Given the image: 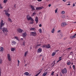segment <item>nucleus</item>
I'll return each instance as SVG.
<instances>
[{"instance_id": "8", "label": "nucleus", "mask_w": 76, "mask_h": 76, "mask_svg": "<svg viewBox=\"0 0 76 76\" xmlns=\"http://www.w3.org/2000/svg\"><path fill=\"white\" fill-rule=\"evenodd\" d=\"M67 25V24L66 23H62L61 24V26L62 27H64Z\"/></svg>"}, {"instance_id": "31", "label": "nucleus", "mask_w": 76, "mask_h": 76, "mask_svg": "<svg viewBox=\"0 0 76 76\" xmlns=\"http://www.w3.org/2000/svg\"><path fill=\"white\" fill-rule=\"evenodd\" d=\"M14 38L15 39H16L17 40H18V41H19V38H18V37H17V36H15V37H14Z\"/></svg>"}, {"instance_id": "4", "label": "nucleus", "mask_w": 76, "mask_h": 76, "mask_svg": "<svg viewBox=\"0 0 76 76\" xmlns=\"http://www.w3.org/2000/svg\"><path fill=\"white\" fill-rule=\"evenodd\" d=\"M2 31L4 33H5V32H8L7 28H3L2 29Z\"/></svg>"}, {"instance_id": "10", "label": "nucleus", "mask_w": 76, "mask_h": 76, "mask_svg": "<svg viewBox=\"0 0 76 76\" xmlns=\"http://www.w3.org/2000/svg\"><path fill=\"white\" fill-rule=\"evenodd\" d=\"M43 9V7H36V10H41V9Z\"/></svg>"}, {"instance_id": "28", "label": "nucleus", "mask_w": 76, "mask_h": 76, "mask_svg": "<svg viewBox=\"0 0 76 76\" xmlns=\"http://www.w3.org/2000/svg\"><path fill=\"white\" fill-rule=\"evenodd\" d=\"M12 44L14 45H15V44H16V42H15L14 40H13L12 41Z\"/></svg>"}, {"instance_id": "21", "label": "nucleus", "mask_w": 76, "mask_h": 76, "mask_svg": "<svg viewBox=\"0 0 76 76\" xmlns=\"http://www.w3.org/2000/svg\"><path fill=\"white\" fill-rule=\"evenodd\" d=\"M5 15H7V16L8 17H9V16H10V14H9V13L6 12H5Z\"/></svg>"}, {"instance_id": "51", "label": "nucleus", "mask_w": 76, "mask_h": 76, "mask_svg": "<svg viewBox=\"0 0 76 76\" xmlns=\"http://www.w3.org/2000/svg\"><path fill=\"white\" fill-rule=\"evenodd\" d=\"M51 6V4H49V7H50Z\"/></svg>"}, {"instance_id": "17", "label": "nucleus", "mask_w": 76, "mask_h": 76, "mask_svg": "<svg viewBox=\"0 0 76 76\" xmlns=\"http://www.w3.org/2000/svg\"><path fill=\"white\" fill-rule=\"evenodd\" d=\"M3 51H4V49L2 47H1L0 48V51L1 52H2Z\"/></svg>"}, {"instance_id": "41", "label": "nucleus", "mask_w": 76, "mask_h": 76, "mask_svg": "<svg viewBox=\"0 0 76 76\" xmlns=\"http://www.w3.org/2000/svg\"><path fill=\"white\" fill-rule=\"evenodd\" d=\"M2 63V60H1V59L0 60V64H1V63Z\"/></svg>"}, {"instance_id": "47", "label": "nucleus", "mask_w": 76, "mask_h": 76, "mask_svg": "<svg viewBox=\"0 0 76 76\" xmlns=\"http://www.w3.org/2000/svg\"><path fill=\"white\" fill-rule=\"evenodd\" d=\"M63 1L64 2H66V0H63Z\"/></svg>"}, {"instance_id": "63", "label": "nucleus", "mask_w": 76, "mask_h": 76, "mask_svg": "<svg viewBox=\"0 0 76 76\" xmlns=\"http://www.w3.org/2000/svg\"><path fill=\"white\" fill-rule=\"evenodd\" d=\"M42 60H44V58L43 57V58H42Z\"/></svg>"}, {"instance_id": "16", "label": "nucleus", "mask_w": 76, "mask_h": 76, "mask_svg": "<svg viewBox=\"0 0 76 76\" xmlns=\"http://www.w3.org/2000/svg\"><path fill=\"white\" fill-rule=\"evenodd\" d=\"M26 35H27V34H26V32H25L23 34V37H26Z\"/></svg>"}, {"instance_id": "53", "label": "nucleus", "mask_w": 76, "mask_h": 76, "mask_svg": "<svg viewBox=\"0 0 76 76\" xmlns=\"http://www.w3.org/2000/svg\"><path fill=\"white\" fill-rule=\"evenodd\" d=\"M59 50H56L55 51V52H57Z\"/></svg>"}, {"instance_id": "22", "label": "nucleus", "mask_w": 76, "mask_h": 76, "mask_svg": "<svg viewBox=\"0 0 76 76\" xmlns=\"http://www.w3.org/2000/svg\"><path fill=\"white\" fill-rule=\"evenodd\" d=\"M48 73V72H45L42 75V76H46V75H47V74Z\"/></svg>"}, {"instance_id": "9", "label": "nucleus", "mask_w": 76, "mask_h": 76, "mask_svg": "<svg viewBox=\"0 0 76 76\" xmlns=\"http://www.w3.org/2000/svg\"><path fill=\"white\" fill-rule=\"evenodd\" d=\"M17 31L19 33H22V32L23 31V30L20 29V28H18L17 29Z\"/></svg>"}, {"instance_id": "50", "label": "nucleus", "mask_w": 76, "mask_h": 76, "mask_svg": "<svg viewBox=\"0 0 76 76\" xmlns=\"http://www.w3.org/2000/svg\"><path fill=\"white\" fill-rule=\"evenodd\" d=\"M75 6V4H73V6L74 7V6Z\"/></svg>"}, {"instance_id": "19", "label": "nucleus", "mask_w": 76, "mask_h": 76, "mask_svg": "<svg viewBox=\"0 0 76 76\" xmlns=\"http://www.w3.org/2000/svg\"><path fill=\"white\" fill-rule=\"evenodd\" d=\"M31 22H30V24H33V23H34V20L32 19V20H31Z\"/></svg>"}, {"instance_id": "15", "label": "nucleus", "mask_w": 76, "mask_h": 76, "mask_svg": "<svg viewBox=\"0 0 76 76\" xmlns=\"http://www.w3.org/2000/svg\"><path fill=\"white\" fill-rule=\"evenodd\" d=\"M75 36H76V34H75V35H74V36H71L70 37V38L71 39H73V38H75L76 37Z\"/></svg>"}, {"instance_id": "30", "label": "nucleus", "mask_w": 76, "mask_h": 76, "mask_svg": "<svg viewBox=\"0 0 76 76\" xmlns=\"http://www.w3.org/2000/svg\"><path fill=\"white\" fill-rule=\"evenodd\" d=\"M61 60H62V59H61V57H60L59 58V60L57 61V63L59 62V61H61Z\"/></svg>"}, {"instance_id": "29", "label": "nucleus", "mask_w": 76, "mask_h": 76, "mask_svg": "<svg viewBox=\"0 0 76 76\" xmlns=\"http://www.w3.org/2000/svg\"><path fill=\"white\" fill-rule=\"evenodd\" d=\"M55 31V29H54V28H53L51 31V33H52V34H53L54 32Z\"/></svg>"}, {"instance_id": "18", "label": "nucleus", "mask_w": 76, "mask_h": 76, "mask_svg": "<svg viewBox=\"0 0 76 76\" xmlns=\"http://www.w3.org/2000/svg\"><path fill=\"white\" fill-rule=\"evenodd\" d=\"M30 31H35L36 28H32L30 29Z\"/></svg>"}, {"instance_id": "5", "label": "nucleus", "mask_w": 76, "mask_h": 76, "mask_svg": "<svg viewBox=\"0 0 76 76\" xmlns=\"http://www.w3.org/2000/svg\"><path fill=\"white\" fill-rule=\"evenodd\" d=\"M4 26V23H3V20H1L0 23V29H1L2 26Z\"/></svg>"}, {"instance_id": "45", "label": "nucleus", "mask_w": 76, "mask_h": 76, "mask_svg": "<svg viewBox=\"0 0 76 76\" xmlns=\"http://www.w3.org/2000/svg\"><path fill=\"white\" fill-rule=\"evenodd\" d=\"M53 66H54V64H55V61H53Z\"/></svg>"}, {"instance_id": "23", "label": "nucleus", "mask_w": 76, "mask_h": 76, "mask_svg": "<svg viewBox=\"0 0 76 76\" xmlns=\"http://www.w3.org/2000/svg\"><path fill=\"white\" fill-rule=\"evenodd\" d=\"M56 52H53L52 55V57H54V56L56 55Z\"/></svg>"}, {"instance_id": "33", "label": "nucleus", "mask_w": 76, "mask_h": 76, "mask_svg": "<svg viewBox=\"0 0 76 76\" xmlns=\"http://www.w3.org/2000/svg\"><path fill=\"white\" fill-rule=\"evenodd\" d=\"M37 44L36 45L37 47H38L39 46H41V44H39V42H37Z\"/></svg>"}, {"instance_id": "49", "label": "nucleus", "mask_w": 76, "mask_h": 76, "mask_svg": "<svg viewBox=\"0 0 76 76\" xmlns=\"http://www.w3.org/2000/svg\"><path fill=\"white\" fill-rule=\"evenodd\" d=\"M70 54L72 55L73 54V52H72L70 53Z\"/></svg>"}, {"instance_id": "42", "label": "nucleus", "mask_w": 76, "mask_h": 76, "mask_svg": "<svg viewBox=\"0 0 76 76\" xmlns=\"http://www.w3.org/2000/svg\"><path fill=\"white\" fill-rule=\"evenodd\" d=\"M62 18H65V15H63L62 16Z\"/></svg>"}, {"instance_id": "44", "label": "nucleus", "mask_w": 76, "mask_h": 76, "mask_svg": "<svg viewBox=\"0 0 76 76\" xmlns=\"http://www.w3.org/2000/svg\"><path fill=\"white\" fill-rule=\"evenodd\" d=\"M54 73V72H52V73L51 74V75H53V74Z\"/></svg>"}, {"instance_id": "38", "label": "nucleus", "mask_w": 76, "mask_h": 76, "mask_svg": "<svg viewBox=\"0 0 76 76\" xmlns=\"http://www.w3.org/2000/svg\"><path fill=\"white\" fill-rule=\"evenodd\" d=\"M25 43H26V42H23V45H24V46H25Z\"/></svg>"}, {"instance_id": "32", "label": "nucleus", "mask_w": 76, "mask_h": 76, "mask_svg": "<svg viewBox=\"0 0 76 76\" xmlns=\"http://www.w3.org/2000/svg\"><path fill=\"white\" fill-rule=\"evenodd\" d=\"M27 54H28V51H26L25 53L24 56L26 57L27 56Z\"/></svg>"}, {"instance_id": "58", "label": "nucleus", "mask_w": 76, "mask_h": 76, "mask_svg": "<svg viewBox=\"0 0 76 76\" xmlns=\"http://www.w3.org/2000/svg\"><path fill=\"white\" fill-rule=\"evenodd\" d=\"M60 37H63V35H61L60 36Z\"/></svg>"}, {"instance_id": "37", "label": "nucleus", "mask_w": 76, "mask_h": 76, "mask_svg": "<svg viewBox=\"0 0 76 76\" xmlns=\"http://www.w3.org/2000/svg\"><path fill=\"white\" fill-rule=\"evenodd\" d=\"M7 1V0H4L3 2L4 3H6Z\"/></svg>"}, {"instance_id": "59", "label": "nucleus", "mask_w": 76, "mask_h": 76, "mask_svg": "<svg viewBox=\"0 0 76 76\" xmlns=\"http://www.w3.org/2000/svg\"><path fill=\"white\" fill-rule=\"evenodd\" d=\"M73 23H76V22H74Z\"/></svg>"}, {"instance_id": "6", "label": "nucleus", "mask_w": 76, "mask_h": 76, "mask_svg": "<svg viewBox=\"0 0 76 76\" xmlns=\"http://www.w3.org/2000/svg\"><path fill=\"white\" fill-rule=\"evenodd\" d=\"M27 18L28 20H32V17H30V15H28L27 16Z\"/></svg>"}, {"instance_id": "48", "label": "nucleus", "mask_w": 76, "mask_h": 76, "mask_svg": "<svg viewBox=\"0 0 76 76\" xmlns=\"http://www.w3.org/2000/svg\"><path fill=\"white\" fill-rule=\"evenodd\" d=\"M38 1H42V0H37Z\"/></svg>"}, {"instance_id": "13", "label": "nucleus", "mask_w": 76, "mask_h": 76, "mask_svg": "<svg viewBox=\"0 0 76 76\" xmlns=\"http://www.w3.org/2000/svg\"><path fill=\"white\" fill-rule=\"evenodd\" d=\"M37 52L39 53H41L42 52V49L41 48H39L37 50Z\"/></svg>"}, {"instance_id": "36", "label": "nucleus", "mask_w": 76, "mask_h": 76, "mask_svg": "<svg viewBox=\"0 0 76 76\" xmlns=\"http://www.w3.org/2000/svg\"><path fill=\"white\" fill-rule=\"evenodd\" d=\"M55 13H57V11H58V9L57 8L55 10Z\"/></svg>"}, {"instance_id": "55", "label": "nucleus", "mask_w": 76, "mask_h": 76, "mask_svg": "<svg viewBox=\"0 0 76 76\" xmlns=\"http://www.w3.org/2000/svg\"><path fill=\"white\" fill-rule=\"evenodd\" d=\"M21 40H23V38H21Z\"/></svg>"}, {"instance_id": "11", "label": "nucleus", "mask_w": 76, "mask_h": 76, "mask_svg": "<svg viewBox=\"0 0 76 76\" xmlns=\"http://www.w3.org/2000/svg\"><path fill=\"white\" fill-rule=\"evenodd\" d=\"M35 20L36 21V23H38V17L36 16V17Z\"/></svg>"}, {"instance_id": "57", "label": "nucleus", "mask_w": 76, "mask_h": 76, "mask_svg": "<svg viewBox=\"0 0 76 76\" xmlns=\"http://www.w3.org/2000/svg\"><path fill=\"white\" fill-rule=\"evenodd\" d=\"M68 5H69V6H70V4H68Z\"/></svg>"}, {"instance_id": "60", "label": "nucleus", "mask_w": 76, "mask_h": 76, "mask_svg": "<svg viewBox=\"0 0 76 76\" xmlns=\"http://www.w3.org/2000/svg\"><path fill=\"white\" fill-rule=\"evenodd\" d=\"M67 38H64V39H66Z\"/></svg>"}, {"instance_id": "7", "label": "nucleus", "mask_w": 76, "mask_h": 76, "mask_svg": "<svg viewBox=\"0 0 76 76\" xmlns=\"http://www.w3.org/2000/svg\"><path fill=\"white\" fill-rule=\"evenodd\" d=\"M31 35L34 36V37H35V36H37V33H36V32H31Z\"/></svg>"}, {"instance_id": "12", "label": "nucleus", "mask_w": 76, "mask_h": 76, "mask_svg": "<svg viewBox=\"0 0 76 76\" xmlns=\"http://www.w3.org/2000/svg\"><path fill=\"white\" fill-rule=\"evenodd\" d=\"M24 75H25L26 76H30V75H29V72H26L24 73Z\"/></svg>"}, {"instance_id": "3", "label": "nucleus", "mask_w": 76, "mask_h": 76, "mask_svg": "<svg viewBox=\"0 0 76 76\" xmlns=\"http://www.w3.org/2000/svg\"><path fill=\"white\" fill-rule=\"evenodd\" d=\"M44 48H50V44H48V45H44L42 46Z\"/></svg>"}, {"instance_id": "25", "label": "nucleus", "mask_w": 76, "mask_h": 76, "mask_svg": "<svg viewBox=\"0 0 76 76\" xmlns=\"http://www.w3.org/2000/svg\"><path fill=\"white\" fill-rule=\"evenodd\" d=\"M38 31L39 32V33H42V29L40 28L39 29Z\"/></svg>"}, {"instance_id": "27", "label": "nucleus", "mask_w": 76, "mask_h": 76, "mask_svg": "<svg viewBox=\"0 0 76 76\" xmlns=\"http://www.w3.org/2000/svg\"><path fill=\"white\" fill-rule=\"evenodd\" d=\"M17 61L18 62V63L17 64V66H19V64H20V61L19 60H18Z\"/></svg>"}, {"instance_id": "1", "label": "nucleus", "mask_w": 76, "mask_h": 76, "mask_svg": "<svg viewBox=\"0 0 76 76\" xmlns=\"http://www.w3.org/2000/svg\"><path fill=\"white\" fill-rule=\"evenodd\" d=\"M61 72L63 74H66L67 73V69L65 68L61 70Z\"/></svg>"}, {"instance_id": "39", "label": "nucleus", "mask_w": 76, "mask_h": 76, "mask_svg": "<svg viewBox=\"0 0 76 76\" xmlns=\"http://www.w3.org/2000/svg\"><path fill=\"white\" fill-rule=\"evenodd\" d=\"M0 9H3V7L1 6V5L0 4Z\"/></svg>"}, {"instance_id": "40", "label": "nucleus", "mask_w": 76, "mask_h": 76, "mask_svg": "<svg viewBox=\"0 0 76 76\" xmlns=\"http://www.w3.org/2000/svg\"><path fill=\"white\" fill-rule=\"evenodd\" d=\"M73 68L74 70H75V65H73Z\"/></svg>"}, {"instance_id": "61", "label": "nucleus", "mask_w": 76, "mask_h": 76, "mask_svg": "<svg viewBox=\"0 0 76 76\" xmlns=\"http://www.w3.org/2000/svg\"><path fill=\"white\" fill-rule=\"evenodd\" d=\"M15 5H14V7H15V8H16V6H15Z\"/></svg>"}, {"instance_id": "2", "label": "nucleus", "mask_w": 76, "mask_h": 76, "mask_svg": "<svg viewBox=\"0 0 76 76\" xmlns=\"http://www.w3.org/2000/svg\"><path fill=\"white\" fill-rule=\"evenodd\" d=\"M7 57L8 61H12V58H11V57H10V54L8 53L7 54Z\"/></svg>"}, {"instance_id": "14", "label": "nucleus", "mask_w": 76, "mask_h": 76, "mask_svg": "<svg viewBox=\"0 0 76 76\" xmlns=\"http://www.w3.org/2000/svg\"><path fill=\"white\" fill-rule=\"evenodd\" d=\"M30 7L32 10H35V7H34V6L31 5H30Z\"/></svg>"}, {"instance_id": "62", "label": "nucleus", "mask_w": 76, "mask_h": 76, "mask_svg": "<svg viewBox=\"0 0 76 76\" xmlns=\"http://www.w3.org/2000/svg\"><path fill=\"white\" fill-rule=\"evenodd\" d=\"M73 63H72V65H73Z\"/></svg>"}, {"instance_id": "24", "label": "nucleus", "mask_w": 76, "mask_h": 76, "mask_svg": "<svg viewBox=\"0 0 76 76\" xmlns=\"http://www.w3.org/2000/svg\"><path fill=\"white\" fill-rule=\"evenodd\" d=\"M11 51H14L15 50V48H12L11 49Z\"/></svg>"}, {"instance_id": "43", "label": "nucleus", "mask_w": 76, "mask_h": 76, "mask_svg": "<svg viewBox=\"0 0 76 76\" xmlns=\"http://www.w3.org/2000/svg\"><path fill=\"white\" fill-rule=\"evenodd\" d=\"M1 70L0 69V76H1Z\"/></svg>"}, {"instance_id": "26", "label": "nucleus", "mask_w": 76, "mask_h": 76, "mask_svg": "<svg viewBox=\"0 0 76 76\" xmlns=\"http://www.w3.org/2000/svg\"><path fill=\"white\" fill-rule=\"evenodd\" d=\"M61 13L62 15H64L65 14V11H62L61 12Z\"/></svg>"}, {"instance_id": "64", "label": "nucleus", "mask_w": 76, "mask_h": 76, "mask_svg": "<svg viewBox=\"0 0 76 76\" xmlns=\"http://www.w3.org/2000/svg\"><path fill=\"white\" fill-rule=\"evenodd\" d=\"M57 76H58V74H57Z\"/></svg>"}, {"instance_id": "54", "label": "nucleus", "mask_w": 76, "mask_h": 76, "mask_svg": "<svg viewBox=\"0 0 76 76\" xmlns=\"http://www.w3.org/2000/svg\"><path fill=\"white\" fill-rule=\"evenodd\" d=\"M69 49L71 50V48H68V50H69Z\"/></svg>"}, {"instance_id": "20", "label": "nucleus", "mask_w": 76, "mask_h": 76, "mask_svg": "<svg viewBox=\"0 0 76 76\" xmlns=\"http://www.w3.org/2000/svg\"><path fill=\"white\" fill-rule=\"evenodd\" d=\"M8 21H9V22H12V19L10 18H8Z\"/></svg>"}, {"instance_id": "34", "label": "nucleus", "mask_w": 76, "mask_h": 76, "mask_svg": "<svg viewBox=\"0 0 76 76\" xmlns=\"http://www.w3.org/2000/svg\"><path fill=\"white\" fill-rule=\"evenodd\" d=\"M70 63H71L70 62V61H69L67 62L66 64L67 65L69 66V65H70Z\"/></svg>"}, {"instance_id": "46", "label": "nucleus", "mask_w": 76, "mask_h": 76, "mask_svg": "<svg viewBox=\"0 0 76 76\" xmlns=\"http://www.w3.org/2000/svg\"><path fill=\"white\" fill-rule=\"evenodd\" d=\"M39 27H41L42 26V25L40 24L39 26Z\"/></svg>"}, {"instance_id": "35", "label": "nucleus", "mask_w": 76, "mask_h": 76, "mask_svg": "<svg viewBox=\"0 0 76 76\" xmlns=\"http://www.w3.org/2000/svg\"><path fill=\"white\" fill-rule=\"evenodd\" d=\"M36 15V13L35 12H33V15H32V16H35Z\"/></svg>"}, {"instance_id": "56", "label": "nucleus", "mask_w": 76, "mask_h": 76, "mask_svg": "<svg viewBox=\"0 0 76 76\" xmlns=\"http://www.w3.org/2000/svg\"><path fill=\"white\" fill-rule=\"evenodd\" d=\"M32 47H30V50H31V49H32Z\"/></svg>"}, {"instance_id": "52", "label": "nucleus", "mask_w": 76, "mask_h": 76, "mask_svg": "<svg viewBox=\"0 0 76 76\" xmlns=\"http://www.w3.org/2000/svg\"><path fill=\"white\" fill-rule=\"evenodd\" d=\"M60 32V30H58V32Z\"/></svg>"}]
</instances>
